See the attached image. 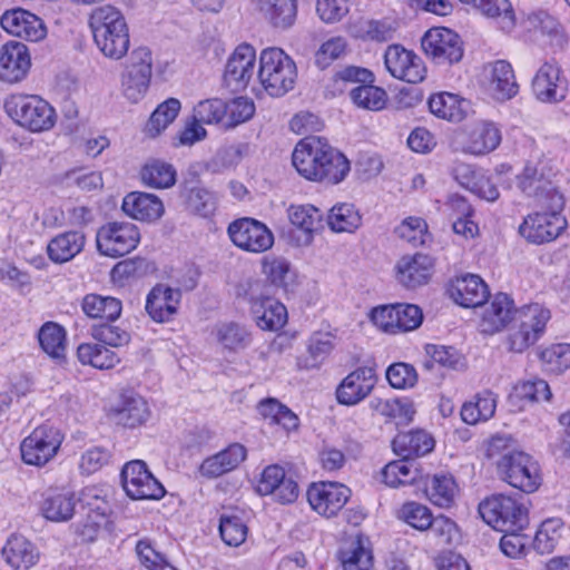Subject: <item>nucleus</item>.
Wrapping results in <instances>:
<instances>
[{"mask_svg":"<svg viewBox=\"0 0 570 570\" xmlns=\"http://www.w3.org/2000/svg\"><path fill=\"white\" fill-rule=\"evenodd\" d=\"M4 108L12 120L32 132L50 130L56 124L55 109L37 95H11Z\"/></svg>","mask_w":570,"mask_h":570,"instance_id":"nucleus-5","label":"nucleus"},{"mask_svg":"<svg viewBox=\"0 0 570 570\" xmlns=\"http://www.w3.org/2000/svg\"><path fill=\"white\" fill-rule=\"evenodd\" d=\"M29 48L19 41H8L0 47V80L18 83L24 80L31 69Z\"/></svg>","mask_w":570,"mask_h":570,"instance_id":"nucleus-16","label":"nucleus"},{"mask_svg":"<svg viewBox=\"0 0 570 570\" xmlns=\"http://www.w3.org/2000/svg\"><path fill=\"white\" fill-rule=\"evenodd\" d=\"M227 232L233 244L248 253H265L274 245L272 230L264 223L250 217L234 220Z\"/></svg>","mask_w":570,"mask_h":570,"instance_id":"nucleus-10","label":"nucleus"},{"mask_svg":"<svg viewBox=\"0 0 570 570\" xmlns=\"http://www.w3.org/2000/svg\"><path fill=\"white\" fill-rule=\"evenodd\" d=\"M140 242L139 228L130 222H108L96 234L100 255L118 258L134 250Z\"/></svg>","mask_w":570,"mask_h":570,"instance_id":"nucleus-8","label":"nucleus"},{"mask_svg":"<svg viewBox=\"0 0 570 570\" xmlns=\"http://www.w3.org/2000/svg\"><path fill=\"white\" fill-rule=\"evenodd\" d=\"M422 49L436 63L459 62L463 57L462 41L448 28H432L422 38Z\"/></svg>","mask_w":570,"mask_h":570,"instance_id":"nucleus-14","label":"nucleus"},{"mask_svg":"<svg viewBox=\"0 0 570 570\" xmlns=\"http://www.w3.org/2000/svg\"><path fill=\"white\" fill-rule=\"evenodd\" d=\"M121 480L124 490L134 500H159L165 494L164 487L144 461L126 463L121 471Z\"/></svg>","mask_w":570,"mask_h":570,"instance_id":"nucleus-11","label":"nucleus"},{"mask_svg":"<svg viewBox=\"0 0 570 570\" xmlns=\"http://www.w3.org/2000/svg\"><path fill=\"white\" fill-rule=\"evenodd\" d=\"M540 358L550 372H562L570 367V344L551 345L540 353Z\"/></svg>","mask_w":570,"mask_h":570,"instance_id":"nucleus-64","label":"nucleus"},{"mask_svg":"<svg viewBox=\"0 0 570 570\" xmlns=\"http://www.w3.org/2000/svg\"><path fill=\"white\" fill-rule=\"evenodd\" d=\"M485 88L495 100L511 99L518 92L512 66L505 60H497L484 67Z\"/></svg>","mask_w":570,"mask_h":570,"instance_id":"nucleus-21","label":"nucleus"},{"mask_svg":"<svg viewBox=\"0 0 570 570\" xmlns=\"http://www.w3.org/2000/svg\"><path fill=\"white\" fill-rule=\"evenodd\" d=\"M176 169L165 160L150 159L140 170L144 185L155 189L170 188L176 183Z\"/></svg>","mask_w":570,"mask_h":570,"instance_id":"nucleus-41","label":"nucleus"},{"mask_svg":"<svg viewBox=\"0 0 570 570\" xmlns=\"http://www.w3.org/2000/svg\"><path fill=\"white\" fill-rule=\"evenodd\" d=\"M392 446L397 455L412 459L430 453L434 449V440L428 432L415 430L397 434Z\"/></svg>","mask_w":570,"mask_h":570,"instance_id":"nucleus-36","label":"nucleus"},{"mask_svg":"<svg viewBox=\"0 0 570 570\" xmlns=\"http://www.w3.org/2000/svg\"><path fill=\"white\" fill-rule=\"evenodd\" d=\"M549 320V309L540 304H530L515 311V322L520 323L529 332H532L538 338L543 334Z\"/></svg>","mask_w":570,"mask_h":570,"instance_id":"nucleus-54","label":"nucleus"},{"mask_svg":"<svg viewBox=\"0 0 570 570\" xmlns=\"http://www.w3.org/2000/svg\"><path fill=\"white\" fill-rule=\"evenodd\" d=\"M121 309V302L111 296L88 294L82 299V311L91 318L112 322L120 316Z\"/></svg>","mask_w":570,"mask_h":570,"instance_id":"nucleus-45","label":"nucleus"},{"mask_svg":"<svg viewBox=\"0 0 570 570\" xmlns=\"http://www.w3.org/2000/svg\"><path fill=\"white\" fill-rule=\"evenodd\" d=\"M9 566L16 570H29L39 559L37 548L22 535H11L2 549Z\"/></svg>","mask_w":570,"mask_h":570,"instance_id":"nucleus-34","label":"nucleus"},{"mask_svg":"<svg viewBox=\"0 0 570 570\" xmlns=\"http://www.w3.org/2000/svg\"><path fill=\"white\" fill-rule=\"evenodd\" d=\"M216 337L224 348L239 351L250 343L249 332L237 323H224L216 327Z\"/></svg>","mask_w":570,"mask_h":570,"instance_id":"nucleus-55","label":"nucleus"},{"mask_svg":"<svg viewBox=\"0 0 570 570\" xmlns=\"http://www.w3.org/2000/svg\"><path fill=\"white\" fill-rule=\"evenodd\" d=\"M246 458V448L240 443H232L226 449L205 459L199 466V472L205 478L215 479L237 469Z\"/></svg>","mask_w":570,"mask_h":570,"instance_id":"nucleus-27","label":"nucleus"},{"mask_svg":"<svg viewBox=\"0 0 570 570\" xmlns=\"http://www.w3.org/2000/svg\"><path fill=\"white\" fill-rule=\"evenodd\" d=\"M340 560L343 570H370L373 564L371 550L358 537L345 541L340 551Z\"/></svg>","mask_w":570,"mask_h":570,"instance_id":"nucleus-44","label":"nucleus"},{"mask_svg":"<svg viewBox=\"0 0 570 570\" xmlns=\"http://www.w3.org/2000/svg\"><path fill=\"white\" fill-rule=\"evenodd\" d=\"M497 472L502 481L524 493L535 492L542 483L539 463L519 450L504 451L497 461Z\"/></svg>","mask_w":570,"mask_h":570,"instance_id":"nucleus-6","label":"nucleus"},{"mask_svg":"<svg viewBox=\"0 0 570 570\" xmlns=\"http://www.w3.org/2000/svg\"><path fill=\"white\" fill-rule=\"evenodd\" d=\"M429 108L439 118L459 122L465 118L469 102L454 94L439 92L430 97Z\"/></svg>","mask_w":570,"mask_h":570,"instance_id":"nucleus-39","label":"nucleus"},{"mask_svg":"<svg viewBox=\"0 0 570 570\" xmlns=\"http://www.w3.org/2000/svg\"><path fill=\"white\" fill-rule=\"evenodd\" d=\"M497 409V397L490 391H483L476 394L473 400L465 402L461 407V417L463 422L474 425L481 421L491 419Z\"/></svg>","mask_w":570,"mask_h":570,"instance_id":"nucleus-43","label":"nucleus"},{"mask_svg":"<svg viewBox=\"0 0 570 570\" xmlns=\"http://www.w3.org/2000/svg\"><path fill=\"white\" fill-rule=\"evenodd\" d=\"M361 215L353 204H337L327 215V225L335 233H353L361 226Z\"/></svg>","mask_w":570,"mask_h":570,"instance_id":"nucleus-49","label":"nucleus"},{"mask_svg":"<svg viewBox=\"0 0 570 570\" xmlns=\"http://www.w3.org/2000/svg\"><path fill=\"white\" fill-rule=\"evenodd\" d=\"M256 490L261 495L273 494L281 503H291L298 495L296 482L286 478L284 469L276 464L263 470Z\"/></svg>","mask_w":570,"mask_h":570,"instance_id":"nucleus-20","label":"nucleus"},{"mask_svg":"<svg viewBox=\"0 0 570 570\" xmlns=\"http://www.w3.org/2000/svg\"><path fill=\"white\" fill-rule=\"evenodd\" d=\"M482 519L498 531H521L528 524V511L515 499L498 494L479 504Z\"/></svg>","mask_w":570,"mask_h":570,"instance_id":"nucleus-7","label":"nucleus"},{"mask_svg":"<svg viewBox=\"0 0 570 570\" xmlns=\"http://www.w3.org/2000/svg\"><path fill=\"white\" fill-rule=\"evenodd\" d=\"M399 518L415 530L426 531L431 525L433 515L426 505L409 501L399 510Z\"/></svg>","mask_w":570,"mask_h":570,"instance_id":"nucleus-58","label":"nucleus"},{"mask_svg":"<svg viewBox=\"0 0 570 570\" xmlns=\"http://www.w3.org/2000/svg\"><path fill=\"white\" fill-rule=\"evenodd\" d=\"M425 353L429 357L424 362L426 370H433L435 364L446 368H456L460 364V354L451 346L428 344Z\"/></svg>","mask_w":570,"mask_h":570,"instance_id":"nucleus-60","label":"nucleus"},{"mask_svg":"<svg viewBox=\"0 0 570 570\" xmlns=\"http://www.w3.org/2000/svg\"><path fill=\"white\" fill-rule=\"evenodd\" d=\"M151 77L136 75L128 71L120 73V91L121 95L130 104H138L148 92Z\"/></svg>","mask_w":570,"mask_h":570,"instance_id":"nucleus-56","label":"nucleus"},{"mask_svg":"<svg viewBox=\"0 0 570 570\" xmlns=\"http://www.w3.org/2000/svg\"><path fill=\"white\" fill-rule=\"evenodd\" d=\"M429 529L438 546H452L460 540V531L456 523L443 514L433 517Z\"/></svg>","mask_w":570,"mask_h":570,"instance_id":"nucleus-62","label":"nucleus"},{"mask_svg":"<svg viewBox=\"0 0 570 570\" xmlns=\"http://www.w3.org/2000/svg\"><path fill=\"white\" fill-rule=\"evenodd\" d=\"M226 101L214 98L199 101L194 108V118L202 124H220L225 127Z\"/></svg>","mask_w":570,"mask_h":570,"instance_id":"nucleus-59","label":"nucleus"},{"mask_svg":"<svg viewBox=\"0 0 570 570\" xmlns=\"http://www.w3.org/2000/svg\"><path fill=\"white\" fill-rule=\"evenodd\" d=\"M247 532V525L239 515L227 513L222 514L219 533L227 546L239 547L245 542Z\"/></svg>","mask_w":570,"mask_h":570,"instance_id":"nucleus-57","label":"nucleus"},{"mask_svg":"<svg viewBox=\"0 0 570 570\" xmlns=\"http://www.w3.org/2000/svg\"><path fill=\"white\" fill-rule=\"evenodd\" d=\"M397 281L407 288L425 284L432 272V259L428 255L404 256L396 264Z\"/></svg>","mask_w":570,"mask_h":570,"instance_id":"nucleus-30","label":"nucleus"},{"mask_svg":"<svg viewBox=\"0 0 570 570\" xmlns=\"http://www.w3.org/2000/svg\"><path fill=\"white\" fill-rule=\"evenodd\" d=\"M121 209L127 216L144 223H155L165 213L164 204L158 196L142 191L126 195Z\"/></svg>","mask_w":570,"mask_h":570,"instance_id":"nucleus-23","label":"nucleus"},{"mask_svg":"<svg viewBox=\"0 0 570 570\" xmlns=\"http://www.w3.org/2000/svg\"><path fill=\"white\" fill-rule=\"evenodd\" d=\"M86 244L82 232L69 230L53 237L47 245L49 258L57 264H63L80 254Z\"/></svg>","mask_w":570,"mask_h":570,"instance_id":"nucleus-33","label":"nucleus"},{"mask_svg":"<svg viewBox=\"0 0 570 570\" xmlns=\"http://www.w3.org/2000/svg\"><path fill=\"white\" fill-rule=\"evenodd\" d=\"M149 416L148 403L138 394L124 395L120 405L112 411L114 421L127 428L139 426Z\"/></svg>","mask_w":570,"mask_h":570,"instance_id":"nucleus-35","label":"nucleus"},{"mask_svg":"<svg viewBox=\"0 0 570 570\" xmlns=\"http://www.w3.org/2000/svg\"><path fill=\"white\" fill-rule=\"evenodd\" d=\"M352 102L361 109L370 111L383 110L387 104L386 91L373 82H364L348 89Z\"/></svg>","mask_w":570,"mask_h":570,"instance_id":"nucleus-46","label":"nucleus"},{"mask_svg":"<svg viewBox=\"0 0 570 570\" xmlns=\"http://www.w3.org/2000/svg\"><path fill=\"white\" fill-rule=\"evenodd\" d=\"M187 208L202 217H209L216 210V198L203 187L190 188L186 196Z\"/></svg>","mask_w":570,"mask_h":570,"instance_id":"nucleus-63","label":"nucleus"},{"mask_svg":"<svg viewBox=\"0 0 570 570\" xmlns=\"http://www.w3.org/2000/svg\"><path fill=\"white\" fill-rule=\"evenodd\" d=\"M420 475L417 464L412 459H404L390 462L382 471L383 481L386 485L397 488L414 483Z\"/></svg>","mask_w":570,"mask_h":570,"instance_id":"nucleus-47","label":"nucleus"},{"mask_svg":"<svg viewBox=\"0 0 570 570\" xmlns=\"http://www.w3.org/2000/svg\"><path fill=\"white\" fill-rule=\"evenodd\" d=\"M563 524L560 519H548L538 529L533 546L541 554L554 551L562 539Z\"/></svg>","mask_w":570,"mask_h":570,"instance_id":"nucleus-52","label":"nucleus"},{"mask_svg":"<svg viewBox=\"0 0 570 570\" xmlns=\"http://www.w3.org/2000/svg\"><path fill=\"white\" fill-rule=\"evenodd\" d=\"M255 114V105L250 98L237 97L226 101L225 127L233 128L249 120Z\"/></svg>","mask_w":570,"mask_h":570,"instance_id":"nucleus-61","label":"nucleus"},{"mask_svg":"<svg viewBox=\"0 0 570 570\" xmlns=\"http://www.w3.org/2000/svg\"><path fill=\"white\" fill-rule=\"evenodd\" d=\"M335 347V336L330 332H314L306 342L305 367L317 368Z\"/></svg>","mask_w":570,"mask_h":570,"instance_id":"nucleus-48","label":"nucleus"},{"mask_svg":"<svg viewBox=\"0 0 570 570\" xmlns=\"http://www.w3.org/2000/svg\"><path fill=\"white\" fill-rule=\"evenodd\" d=\"M41 348L52 358L61 360L66 354V331L53 322L45 323L38 333Z\"/></svg>","mask_w":570,"mask_h":570,"instance_id":"nucleus-50","label":"nucleus"},{"mask_svg":"<svg viewBox=\"0 0 570 570\" xmlns=\"http://www.w3.org/2000/svg\"><path fill=\"white\" fill-rule=\"evenodd\" d=\"M265 18L278 29L291 28L297 16L296 0H255Z\"/></svg>","mask_w":570,"mask_h":570,"instance_id":"nucleus-40","label":"nucleus"},{"mask_svg":"<svg viewBox=\"0 0 570 570\" xmlns=\"http://www.w3.org/2000/svg\"><path fill=\"white\" fill-rule=\"evenodd\" d=\"M470 3L487 18L493 19L504 33L517 27V17L510 0H471Z\"/></svg>","mask_w":570,"mask_h":570,"instance_id":"nucleus-38","label":"nucleus"},{"mask_svg":"<svg viewBox=\"0 0 570 570\" xmlns=\"http://www.w3.org/2000/svg\"><path fill=\"white\" fill-rule=\"evenodd\" d=\"M501 141L499 128L488 121L478 122L466 131L463 151L471 155H484L494 150Z\"/></svg>","mask_w":570,"mask_h":570,"instance_id":"nucleus-31","label":"nucleus"},{"mask_svg":"<svg viewBox=\"0 0 570 570\" xmlns=\"http://www.w3.org/2000/svg\"><path fill=\"white\" fill-rule=\"evenodd\" d=\"M287 216L291 224L303 233L302 245H309L314 233L322 228L323 215L313 205H291Z\"/></svg>","mask_w":570,"mask_h":570,"instance_id":"nucleus-37","label":"nucleus"},{"mask_svg":"<svg viewBox=\"0 0 570 570\" xmlns=\"http://www.w3.org/2000/svg\"><path fill=\"white\" fill-rule=\"evenodd\" d=\"M0 24L8 33L28 41H40L47 35L43 21L20 8L6 11L1 16Z\"/></svg>","mask_w":570,"mask_h":570,"instance_id":"nucleus-19","label":"nucleus"},{"mask_svg":"<svg viewBox=\"0 0 570 570\" xmlns=\"http://www.w3.org/2000/svg\"><path fill=\"white\" fill-rule=\"evenodd\" d=\"M62 441L63 434L58 428L42 424L21 442V458L26 464L43 466L57 455Z\"/></svg>","mask_w":570,"mask_h":570,"instance_id":"nucleus-9","label":"nucleus"},{"mask_svg":"<svg viewBox=\"0 0 570 570\" xmlns=\"http://www.w3.org/2000/svg\"><path fill=\"white\" fill-rule=\"evenodd\" d=\"M375 384L376 375L372 367H357L337 386L336 400L342 405H356L371 394Z\"/></svg>","mask_w":570,"mask_h":570,"instance_id":"nucleus-17","label":"nucleus"},{"mask_svg":"<svg viewBox=\"0 0 570 570\" xmlns=\"http://www.w3.org/2000/svg\"><path fill=\"white\" fill-rule=\"evenodd\" d=\"M292 161L306 179L332 185L341 183L350 171L347 158L316 136L306 137L295 146Z\"/></svg>","mask_w":570,"mask_h":570,"instance_id":"nucleus-1","label":"nucleus"},{"mask_svg":"<svg viewBox=\"0 0 570 570\" xmlns=\"http://www.w3.org/2000/svg\"><path fill=\"white\" fill-rule=\"evenodd\" d=\"M88 26L94 42L108 59H122L130 46L129 26L124 12L112 6L102 4L94 8L88 17Z\"/></svg>","mask_w":570,"mask_h":570,"instance_id":"nucleus-2","label":"nucleus"},{"mask_svg":"<svg viewBox=\"0 0 570 570\" xmlns=\"http://www.w3.org/2000/svg\"><path fill=\"white\" fill-rule=\"evenodd\" d=\"M522 26L529 32H540L549 38L550 45L562 49L568 37L559 21L544 10L532 11L522 20Z\"/></svg>","mask_w":570,"mask_h":570,"instance_id":"nucleus-32","label":"nucleus"},{"mask_svg":"<svg viewBox=\"0 0 570 570\" xmlns=\"http://www.w3.org/2000/svg\"><path fill=\"white\" fill-rule=\"evenodd\" d=\"M375 78L371 70L357 67L346 66L338 71L332 78V91L333 94H342L348 89L350 86L363 85L364 82H374Z\"/></svg>","mask_w":570,"mask_h":570,"instance_id":"nucleus-53","label":"nucleus"},{"mask_svg":"<svg viewBox=\"0 0 570 570\" xmlns=\"http://www.w3.org/2000/svg\"><path fill=\"white\" fill-rule=\"evenodd\" d=\"M257 78L269 96L282 97L294 88L296 65L281 48H266L259 56Z\"/></svg>","mask_w":570,"mask_h":570,"instance_id":"nucleus-3","label":"nucleus"},{"mask_svg":"<svg viewBox=\"0 0 570 570\" xmlns=\"http://www.w3.org/2000/svg\"><path fill=\"white\" fill-rule=\"evenodd\" d=\"M534 97L544 104H559L564 100L568 86L561 66L554 60L544 61L531 81Z\"/></svg>","mask_w":570,"mask_h":570,"instance_id":"nucleus-12","label":"nucleus"},{"mask_svg":"<svg viewBox=\"0 0 570 570\" xmlns=\"http://www.w3.org/2000/svg\"><path fill=\"white\" fill-rule=\"evenodd\" d=\"M249 303L250 312L259 328L264 331H278L286 324L287 309L275 298L256 296L252 293Z\"/></svg>","mask_w":570,"mask_h":570,"instance_id":"nucleus-24","label":"nucleus"},{"mask_svg":"<svg viewBox=\"0 0 570 570\" xmlns=\"http://www.w3.org/2000/svg\"><path fill=\"white\" fill-rule=\"evenodd\" d=\"M458 492L454 479L445 474H435L426 478L424 493L430 502L440 508H449Z\"/></svg>","mask_w":570,"mask_h":570,"instance_id":"nucleus-42","label":"nucleus"},{"mask_svg":"<svg viewBox=\"0 0 570 570\" xmlns=\"http://www.w3.org/2000/svg\"><path fill=\"white\" fill-rule=\"evenodd\" d=\"M564 199L561 193H552L550 202L539 205L543 213L528 215L519 227V233L533 244H542L556 239L567 226L561 216Z\"/></svg>","mask_w":570,"mask_h":570,"instance_id":"nucleus-4","label":"nucleus"},{"mask_svg":"<svg viewBox=\"0 0 570 570\" xmlns=\"http://www.w3.org/2000/svg\"><path fill=\"white\" fill-rule=\"evenodd\" d=\"M450 297L460 306L476 307L489 297V288L484 281L474 274L456 278L449 288Z\"/></svg>","mask_w":570,"mask_h":570,"instance_id":"nucleus-28","label":"nucleus"},{"mask_svg":"<svg viewBox=\"0 0 570 570\" xmlns=\"http://www.w3.org/2000/svg\"><path fill=\"white\" fill-rule=\"evenodd\" d=\"M384 65L394 78L410 83L421 82L426 75L422 59L400 45H391L386 48Z\"/></svg>","mask_w":570,"mask_h":570,"instance_id":"nucleus-15","label":"nucleus"},{"mask_svg":"<svg viewBox=\"0 0 570 570\" xmlns=\"http://www.w3.org/2000/svg\"><path fill=\"white\" fill-rule=\"evenodd\" d=\"M180 101L176 98H169L161 102L148 119L145 131L149 137L158 136L171 124L180 110Z\"/></svg>","mask_w":570,"mask_h":570,"instance_id":"nucleus-51","label":"nucleus"},{"mask_svg":"<svg viewBox=\"0 0 570 570\" xmlns=\"http://www.w3.org/2000/svg\"><path fill=\"white\" fill-rule=\"evenodd\" d=\"M256 51L254 47L243 43L229 56L224 71L225 83L234 90L245 88L255 72Z\"/></svg>","mask_w":570,"mask_h":570,"instance_id":"nucleus-18","label":"nucleus"},{"mask_svg":"<svg viewBox=\"0 0 570 570\" xmlns=\"http://www.w3.org/2000/svg\"><path fill=\"white\" fill-rule=\"evenodd\" d=\"M351 494L350 488L332 481L313 483L306 493L311 508L325 518L335 517L347 503Z\"/></svg>","mask_w":570,"mask_h":570,"instance_id":"nucleus-13","label":"nucleus"},{"mask_svg":"<svg viewBox=\"0 0 570 570\" xmlns=\"http://www.w3.org/2000/svg\"><path fill=\"white\" fill-rule=\"evenodd\" d=\"M76 503L72 492L63 489H49L42 494L39 512L48 521L67 522L75 514Z\"/></svg>","mask_w":570,"mask_h":570,"instance_id":"nucleus-26","label":"nucleus"},{"mask_svg":"<svg viewBox=\"0 0 570 570\" xmlns=\"http://www.w3.org/2000/svg\"><path fill=\"white\" fill-rule=\"evenodd\" d=\"M517 185L522 194L534 199L537 206L546 205L550 202L552 193H559L546 178L543 167L539 163L529 161L517 176Z\"/></svg>","mask_w":570,"mask_h":570,"instance_id":"nucleus-22","label":"nucleus"},{"mask_svg":"<svg viewBox=\"0 0 570 570\" xmlns=\"http://www.w3.org/2000/svg\"><path fill=\"white\" fill-rule=\"evenodd\" d=\"M514 315L513 301L509 295L498 293L482 313L480 331L489 335L501 332L513 320Z\"/></svg>","mask_w":570,"mask_h":570,"instance_id":"nucleus-25","label":"nucleus"},{"mask_svg":"<svg viewBox=\"0 0 570 570\" xmlns=\"http://www.w3.org/2000/svg\"><path fill=\"white\" fill-rule=\"evenodd\" d=\"M181 293L166 285L155 286L147 296L146 311L157 323L169 322L177 313Z\"/></svg>","mask_w":570,"mask_h":570,"instance_id":"nucleus-29","label":"nucleus"}]
</instances>
